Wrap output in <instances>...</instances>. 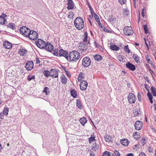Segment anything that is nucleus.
<instances>
[{
	"label": "nucleus",
	"mask_w": 156,
	"mask_h": 156,
	"mask_svg": "<svg viewBox=\"0 0 156 156\" xmlns=\"http://www.w3.org/2000/svg\"><path fill=\"white\" fill-rule=\"evenodd\" d=\"M68 56L70 62H75L79 59L80 54L76 51H73L69 52Z\"/></svg>",
	"instance_id": "obj_1"
},
{
	"label": "nucleus",
	"mask_w": 156,
	"mask_h": 156,
	"mask_svg": "<svg viewBox=\"0 0 156 156\" xmlns=\"http://www.w3.org/2000/svg\"><path fill=\"white\" fill-rule=\"evenodd\" d=\"M74 24L77 29L80 30L84 27V22L83 19L81 17L76 18L74 21Z\"/></svg>",
	"instance_id": "obj_2"
},
{
	"label": "nucleus",
	"mask_w": 156,
	"mask_h": 156,
	"mask_svg": "<svg viewBox=\"0 0 156 156\" xmlns=\"http://www.w3.org/2000/svg\"><path fill=\"white\" fill-rule=\"evenodd\" d=\"M20 33L25 37H28L30 33L32 32V31L25 26L21 27L20 28Z\"/></svg>",
	"instance_id": "obj_3"
},
{
	"label": "nucleus",
	"mask_w": 156,
	"mask_h": 156,
	"mask_svg": "<svg viewBox=\"0 0 156 156\" xmlns=\"http://www.w3.org/2000/svg\"><path fill=\"white\" fill-rule=\"evenodd\" d=\"M88 46V44L87 43L86 44L85 42L80 43L79 48L82 53L85 54L86 53Z\"/></svg>",
	"instance_id": "obj_4"
},
{
	"label": "nucleus",
	"mask_w": 156,
	"mask_h": 156,
	"mask_svg": "<svg viewBox=\"0 0 156 156\" xmlns=\"http://www.w3.org/2000/svg\"><path fill=\"white\" fill-rule=\"evenodd\" d=\"M91 63V60L89 57H85L83 58L82 64L84 67H88L90 65Z\"/></svg>",
	"instance_id": "obj_5"
},
{
	"label": "nucleus",
	"mask_w": 156,
	"mask_h": 156,
	"mask_svg": "<svg viewBox=\"0 0 156 156\" xmlns=\"http://www.w3.org/2000/svg\"><path fill=\"white\" fill-rule=\"evenodd\" d=\"M127 98L129 102L131 104L135 103L136 100L135 95L132 93H129Z\"/></svg>",
	"instance_id": "obj_6"
},
{
	"label": "nucleus",
	"mask_w": 156,
	"mask_h": 156,
	"mask_svg": "<svg viewBox=\"0 0 156 156\" xmlns=\"http://www.w3.org/2000/svg\"><path fill=\"white\" fill-rule=\"evenodd\" d=\"M124 34L126 36H129L132 34L133 30L130 27H125L123 30Z\"/></svg>",
	"instance_id": "obj_7"
},
{
	"label": "nucleus",
	"mask_w": 156,
	"mask_h": 156,
	"mask_svg": "<svg viewBox=\"0 0 156 156\" xmlns=\"http://www.w3.org/2000/svg\"><path fill=\"white\" fill-rule=\"evenodd\" d=\"M35 43L37 46L41 49L44 48L45 45V42L41 39H38Z\"/></svg>",
	"instance_id": "obj_8"
},
{
	"label": "nucleus",
	"mask_w": 156,
	"mask_h": 156,
	"mask_svg": "<svg viewBox=\"0 0 156 156\" xmlns=\"http://www.w3.org/2000/svg\"><path fill=\"white\" fill-rule=\"evenodd\" d=\"M37 34L35 31H32L28 35L29 38L31 40H36L37 38Z\"/></svg>",
	"instance_id": "obj_9"
},
{
	"label": "nucleus",
	"mask_w": 156,
	"mask_h": 156,
	"mask_svg": "<svg viewBox=\"0 0 156 156\" xmlns=\"http://www.w3.org/2000/svg\"><path fill=\"white\" fill-rule=\"evenodd\" d=\"M80 88L82 90H85L87 87V83L85 80H82L80 85Z\"/></svg>",
	"instance_id": "obj_10"
},
{
	"label": "nucleus",
	"mask_w": 156,
	"mask_h": 156,
	"mask_svg": "<svg viewBox=\"0 0 156 156\" xmlns=\"http://www.w3.org/2000/svg\"><path fill=\"white\" fill-rule=\"evenodd\" d=\"M25 68L28 70H31L34 67V63L32 61H28L26 64Z\"/></svg>",
	"instance_id": "obj_11"
},
{
	"label": "nucleus",
	"mask_w": 156,
	"mask_h": 156,
	"mask_svg": "<svg viewBox=\"0 0 156 156\" xmlns=\"http://www.w3.org/2000/svg\"><path fill=\"white\" fill-rule=\"evenodd\" d=\"M59 56H63L66 59H68V52L62 49H61L59 51Z\"/></svg>",
	"instance_id": "obj_12"
},
{
	"label": "nucleus",
	"mask_w": 156,
	"mask_h": 156,
	"mask_svg": "<svg viewBox=\"0 0 156 156\" xmlns=\"http://www.w3.org/2000/svg\"><path fill=\"white\" fill-rule=\"evenodd\" d=\"M142 123L141 121H136L135 124V129L137 130H140L142 127Z\"/></svg>",
	"instance_id": "obj_13"
},
{
	"label": "nucleus",
	"mask_w": 156,
	"mask_h": 156,
	"mask_svg": "<svg viewBox=\"0 0 156 156\" xmlns=\"http://www.w3.org/2000/svg\"><path fill=\"white\" fill-rule=\"evenodd\" d=\"M126 67L130 70L134 71L136 69L135 66L129 62L126 63Z\"/></svg>",
	"instance_id": "obj_14"
},
{
	"label": "nucleus",
	"mask_w": 156,
	"mask_h": 156,
	"mask_svg": "<svg viewBox=\"0 0 156 156\" xmlns=\"http://www.w3.org/2000/svg\"><path fill=\"white\" fill-rule=\"evenodd\" d=\"M50 76L53 77L57 78L58 77V73L57 70L55 69H51L50 70Z\"/></svg>",
	"instance_id": "obj_15"
},
{
	"label": "nucleus",
	"mask_w": 156,
	"mask_h": 156,
	"mask_svg": "<svg viewBox=\"0 0 156 156\" xmlns=\"http://www.w3.org/2000/svg\"><path fill=\"white\" fill-rule=\"evenodd\" d=\"M45 49L47 51L50 52H51L53 51V45L50 43H47L45 44L44 47Z\"/></svg>",
	"instance_id": "obj_16"
},
{
	"label": "nucleus",
	"mask_w": 156,
	"mask_h": 156,
	"mask_svg": "<svg viewBox=\"0 0 156 156\" xmlns=\"http://www.w3.org/2000/svg\"><path fill=\"white\" fill-rule=\"evenodd\" d=\"M68 7V9H72L74 8V3L72 0H67Z\"/></svg>",
	"instance_id": "obj_17"
},
{
	"label": "nucleus",
	"mask_w": 156,
	"mask_h": 156,
	"mask_svg": "<svg viewBox=\"0 0 156 156\" xmlns=\"http://www.w3.org/2000/svg\"><path fill=\"white\" fill-rule=\"evenodd\" d=\"M4 47L7 49H10L12 47V44L8 41L4 42L3 44Z\"/></svg>",
	"instance_id": "obj_18"
},
{
	"label": "nucleus",
	"mask_w": 156,
	"mask_h": 156,
	"mask_svg": "<svg viewBox=\"0 0 156 156\" xmlns=\"http://www.w3.org/2000/svg\"><path fill=\"white\" fill-rule=\"evenodd\" d=\"M94 59L96 61L99 62L102 59V57L100 55L96 54L93 56Z\"/></svg>",
	"instance_id": "obj_19"
},
{
	"label": "nucleus",
	"mask_w": 156,
	"mask_h": 156,
	"mask_svg": "<svg viewBox=\"0 0 156 156\" xmlns=\"http://www.w3.org/2000/svg\"><path fill=\"white\" fill-rule=\"evenodd\" d=\"M132 57L134 59L135 61L137 63H140V58L136 54H133V55Z\"/></svg>",
	"instance_id": "obj_20"
},
{
	"label": "nucleus",
	"mask_w": 156,
	"mask_h": 156,
	"mask_svg": "<svg viewBox=\"0 0 156 156\" xmlns=\"http://www.w3.org/2000/svg\"><path fill=\"white\" fill-rule=\"evenodd\" d=\"M71 94L72 96L74 98H75L77 96V92L74 89H71L70 90Z\"/></svg>",
	"instance_id": "obj_21"
},
{
	"label": "nucleus",
	"mask_w": 156,
	"mask_h": 156,
	"mask_svg": "<svg viewBox=\"0 0 156 156\" xmlns=\"http://www.w3.org/2000/svg\"><path fill=\"white\" fill-rule=\"evenodd\" d=\"M95 137L94 135L92 134L91 135L90 137L88 139L89 143L90 144L93 142L95 141Z\"/></svg>",
	"instance_id": "obj_22"
},
{
	"label": "nucleus",
	"mask_w": 156,
	"mask_h": 156,
	"mask_svg": "<svg viewBox=\"0 0 156 156\" xmlns=\"http://www.w3.org/2000/svg\"><path fill=\"white\" fill-rule=\"evenodd\" d=\"M110 48L114 51H118L119 49V48L115 45H111L110 46Z\"/></svg>",
	"instance_id": "obj_23"
},
{
	"label": "nucleus",
	"mask_w": 156,
	"mask_h": 156,
	"mask_svg": "<svg viewBox=\"0 0 156 156\" xmlns=\"http://www.w3.org/2000/svg\"><path fill=\"white\" fill-rule=\"evenodd\" d=\"M80 121L81 124L83 126L87 122V120L85 117H83L80 119Z\"/></svg>",
	"instance_id": "obj_24"
},
{
	"label": "nucleus",
	"mask_w": 156,
	"mask_h": 156,
	"mask_svg": "<svg viewBox=\"0 0 156 156\" xmlns=\"http://www.w3.org/2000/svg\"><path fill=\"white\" fill-rule=\"evenodd\" d=\"M121 142L122 144L124 146H126L128 144V140L127 139H122L121 141Z\"/></svg>",
	"instance_id": "obj_25"
},
{
	"label": "nucleus",
	"mask_w": 156,
	"mask_h": 156,
	"mask_svg": "<svg viewBox=\"0 0 156 156\" xmlns=\"http://www.w3.org/2000/svg\"><path fill=\"white\" fill-rule=\"evenodd\" d=\"M83 75V73L82 72L80 73L77 78L78 82H80L82 79L84 78Z\"/></svg>",
	"instance_id": "obj_26"
},
{
	"label": "nucleus",
	"mask_w": 156,
	"mask_h": 156,
	"mask_svg": "<svg viewBox=\"0 0 156 156\" xmlns=\"http://www.w3.org/2000/svg\"><path fill=\"white\" fill-rule=\"evenodd\" d=\"M105 141L107 142H109L112 141V137L106 135L105 137Z\"/></svg>",
	"instance_id": "obj_27"
},
{
	"label": "nucleus",
	"mask_w": 156,
	"mask_h": 156,
	"mask_svg": "<svg viewBox=\"0 0 156 156\" xmlns=\"http://www.w3.org/2000/svg\"><path fill=\"white\" fill-rule=\"evenodd\" d=\"M151 90L153 96H156V90L155 87L152 86L151 88Z\"/></svg>",
	"instance_id": "obj_28"
},
{
	"label": "nucleus",
	"mask_w": 156,
	"mask_h": 156,
	"mask_svg": "<svg viewBox=\"0 0 156 156\" xmlns=\"http://www.w3.org/2000/svg\"><path fill=\"white\" fill-rule=\"evenodd\" d=\"M62 79L61 82L63 84H66L67 82V79L65 75H63L61 78Z\"/></svg>",
	"instance_id": "obj_29"
},
{
	"label": "nucleus",
	"mask_w": 156,
	"mask_h": 156,
	"mask_svg": "<svg viewBox=\"0 0 156 156\" xmlns=\"http://www.w3.org/2000/svg\"><path fill=\"white\" fill-rule=\"evenodd\" d=\"M62 68L64 71L66 73L67 76L69 77L71 76V74L67 70H66V68L64 67H62Z\"/></svg>",
	"instance_id": "obj_30"
},
{
	"label": "nucleus",
	"mask_w": 156,
	"mask_h": 156,
	"mask_svg": "<svg viewBox=\"0 0 156 156\" xmlns=\"http://www.w3.org/2000/svg\"><path fill=\"white\" fill-rule=\"evenodd\" d=\"M7 27L12 29L13 30L15 29V24L13 23H9V24L7 25Z\"/></svg>",
	"instance_id": "obj_31"
},
{
	"label": "nucleus",
	"mask_w": 156,
	"mask_h": 156,
	"mask_svg": "<svg viewBox=\"0 0 156 156\" xmlns=\"http://www.w3.org/2000/svg\"><path fill=\"white\" fill-rule=\"evenodd\" d=\"M9 111V108L7 107H5L3 109L2 113L4 115H7L8 114Z\"/></svg>",
	"instance_id": "obj_32"
},
{
	"label": "nucleus",
	"mask_w": 156,
	"mask_h": 156,
	"mask_svg": "<svg viewBox=\"0 0 156 156\" xmlns=\"http://www.w3.org/2000/svg\"><path fill=\"white\" fill-rule=\"evenodd\" d=\"M26 52V51L23 49H21L19 51L20 54L21 55H25Z\"/></svg>",
	"instance_id": "obj_33"
},
{
	"label": "nucleus",
	"mask_w": 156,
	"mask_h": 156,
	"mask_svg": "<svg viewBox=\"0 0 156 156\" xmlns=\"http://www.w3.org/2000/svg\"><path fill=\"white\" fill-rule=\"evenodd\" d=\"M6 19L0 17V24L3 25L5 24Z\"/></svg>",
	"instance_id": "obj_34"
},
{
	"label": "nucleus",
	"mask_w": 156,
	"mask_h": 156,
	"mask_svg": "<svg viewBox=\"0 0 156 156\" xmlns=\"http://www.w3.org/2000/svg\"><path fill=\"white\" fill-rule=\"evenodd\" d=\"M98 148V146L95 143L93 144L92 149L94 151H96V150Z\"/></svg>",
	"instance_id": "obj_35"
},
{
	"label": "nucleus",
	"mask_w": 156,
	"mask_h": 156,
	"mask_svg": "<svg viewBox=\"0 0 156 156\" xmlns=\"http://www.w3.org/2000/svg\"><path fill=\"white\" fill-rule=\"evenodd\" d=\"M44 74L45 76L48 77L50 76V71H49L48 70H45L44 72Z\"/></svg>",
	"instance_id": "obj_36"
},
{
	"label": "nucleus",
	"mask_w": 156,
	"mask_h": 156,
	"mask_svg": "<svg viewBox=\"0 0 156 156\" xmlns=\"http://www.w3.org/2000/svg\"><path fill=\"white\" fill-rule=\"evenodd\" d=\"M94 16L95 20L97 22H100V20L97 14H96L94 12Z\"/></svg>",
	"instance_id": "obj_37"
},
{
	"label": "nucleus",
	"mask_w": 156,
	"mask_h": 156,
	"mask_svg": "<svg viewBox=\"0 0 156 156\" xmlns=\"http://www.w3.org/2000/svg\"><path fill=\"white\" fill-rule=\"evenodd\" d=\"M133 113L135 116H136L139 114L138 109H136L133 110Z\"/></svg>",
	"instance_id": "obj_38"
},
{
	"label": "nucleus",
	"mask_w": 156,
	"mask_h": 156,
	"mask_svg": "<svg viewBox=\"0 0 156 156\" xmlns=\"http://www.w3.org/2000/svg\"><path fill=\"white\" fill-rule=\"evenodd\" d=\"M76 105L79 108H80L82 105L80 101L79 100H76Z\"/></svg>",
	"instance_id": "obj_39"
},
{
	"label": "nucleus",
	"mask_w": 156,
	"mask_h": 156,
	"mask_svg": "<svg viewBox=\"0 0 156 156\" xmlns=\"http://www.w3.org/2000/svg\"><path fill=\"white\" fill-rule=\"evenodd\" d=\"M43 92L45 93L46 95H48L49 93V89L47 87H45L43 90Z\"/></svg>",
	"instance_id": "obj_40"
},
{
	"label": "nucleus",
	"mask_w": 156,
	"mask_h": 156,
	"mask_svg": "<svg viewBox=\"0 0 156 156\" xmlns=\"http://www.w3.org/2000/svg\"><path fill=\"white\" fill-rule=\"evenodd\" d=\"M143 28L145 34H147L149 32V31L147 25H144L143 26Z\"/></svg>",
	"instance_id": "obj_41"
},
{
	"label": "nucleus",
	"mask_w": 156,
	"mask_h": 156,
	"mask_svg": "<svg viewBox=\"0 0 156 156\" xmlns=\"http://www.w3.org/2000/svg\"><path fill=\"white\" fill-rule=\"evenodd\" d=\"M58 49H55L53 51V54L55 55L58 56Z\"/></svg>",
	"instance_id": "obj_42"
},
{
	"label": "nucleus",
	"mask_w": 156,
	"mask_h": 156,
	"mask_svg": "<svg viewBox=\"0 0 156 156\" xmlns=\"http://www.w3.org/2000/svg\"><path fill=\"white\" fill-rule=\"evenodd\" d=\"M146 58L147 59V62L150 64L152 65V62L150 60V59L149 58V56L148 55H147L146 56Z\"/></svg>",
	"instance_id": "obj_43"
},
{
	"label": "nucleus",
	"mask_w": 156,
	"mask_h": 156,
	"mask_svg": "<svg viewBox=\"0 0 156 156\" xmlns=\"http://www.w3.org/2000/svg\"><path fill=\"white\" fill-rule=\"evenodd\" d=\"M124 49L125 51L126 52H127L129 54L130 53V51L128 45L124 47Z\"/></svg>",
	"instance_id": "obj_44"
},
{
	"label": "nucleus",
	"mask_w": 156,
	"mask_h": 156,
	"mask_svg": "<svg viewBox=\"0 0 156 156\" xmlns=\"http://www.w3.org/2000/svg\"><path fill=\"white\" fill-rule=\"evenodd\" d=\"M109 156V152L107 151L104 152L103 153L102 156Z\"/></svg>",
	"instance_id": "obj_45"
},
{
	"label": "nucleus",
	"mask_w": 156,
	"mask_h": 156,
	"mask_svg": "<svg viewBox=\"0 0 156 156\" xmlns=\"http://www.w3.org/2000/svg\"><path fill=\"white\" fill-rule=\"evenodd\" d=\"M35 79V76L34 75H33L31 77H30L29 76L27 78V80L28 81H30L34 79Z\"/></svg>",
	"instance_id": "obj_46"
},
{
	"label": "nucleus",
	"mask_w": 156,
	"mask_h": 156,
	"mask_svg": "<svg viewBox=\"0 0 156 156\" xmlns=\"http://www.w3.org/2000/svg\"><path fill=\"white\" fill-rule=\"evenodd\" d=\"M146 12V9L144 8L143 9H142V16L143 17H144L145 16L144 13Z\"/></svg>",
	"instance_id": "obj_47"
},
{
	"label": "nucleus",
	"mask_w": 156,
	"mask_h": 156,
	"mask_svg": "<svg viewBox=\"0 0 156 156\" xmlns=\"http://www.w3.org/2000/svg\"><path fill=\"white\" fill-rule=\"evenodd\" d=\"M126 0H119V3L121 5L125 3L126 2Z\"/></svg>",
	"instance_id": "obj_48"
},
{
	"label": "nucleus",
	"mask_w": 156,
	"mask_h": 156,
	"mask_svg": "<svg viewBox=\"0 0 156 156\" xmlns=\"http://www.w3.org/2000/svg\"><path fill=\"white\" fill-rule=\"evenodd\" d=\"M141 144L144 145L146 143V140H145V139H142L141 140Z\"/></svg>",
	"instance_id": "obj_49"
},
{
	"label": "nucleus",
	"mask_w": 156,
	"mask_h": 156,
	"mask_svg": "<svg viewBox=\"0 0 156 156\" xmlns=\"http://www.w3.org/2000/svg\"><path fill=\"white\" fill-rule=\"evenodd\" d=\"M147 95L149 99L153 98V97L151 93L150 92H148L147 93Z\"/></svg>",
	"instance_id": "obj_50"
},
{
	"label": "nucleus",
	"mask_w": 156,
	"mask_h": 156,
	"mask_svg": "<svg viewBox=\"0 0 156 156\" xmlns=\"http://www.w3.org/2000/svg\"><path fill=\"white\" fill-rule=\"evenodd\" d=\"M136 133H135L134 134H133V136H134V138L136 139V140L138 139L139 138V136L138 135L136 136Z\"/></svg>",
	"instance_id": "obj_51"
},
{
	"label": "nucleus",
	"mask_w": 156,
	"mask_h": 156,
	"mask_svg": "<svg viewBox=\"0 0 156 156\" xmlns=\"http://www.w3.org/2000/svg\"><path fill=\"white\" fill-rule=\"evenodd\" d=\"M123 11L124 12V15H128V14H127V12H128V10L127 9H124L123 10Z\"/></svg>",
	"instance_id": "obj_52"
},
{
	"label": "nucleus",
	"mask_w": 156,
	"mask_h": 156,
	"mask_svg": "<svg viewBox=\"0 0 156 156\" xmlns=\"http://www.w3.org/2000/svg\"><path fill=\"white\" fill-rule=\"evenodd\" d=\"M114 152H115V155L116 156H119V155H120V154L117 151H116V150Z\"/></svg>",
	"instance_id": "obj_53"
},
{
	"label": "nucleus",
	"mask_w": 156,
	"mask_h": 156,
	"mask_svg": "<svg viewBox=\"0 0 156 156\" xmlns=\"http://www.w3.org/2000/svg\"><path fill=\"white\" fill-rule=\"evenodd\" d=\"M87 37L86 36H85L84 37L83 40V41H84V42H85L86 44L87 43Z\"/></svg>",
	"instance_id": "obj_54"
},
{
	"label": "nucleus",
	"mask_w": 156,
	"mask_h": 156,
	"mask_svg": "<svg viewBox=\"0 0 156 156\" xmlns=\"http://www.w3.org/2000/svg\"><path fill=\"white\" fill-rule=\"evenodd\" d=\"M7 16L5 14L2 13L1 15L0 16V17H2L3 18H5V17H6Z\"/></svg>",
	"instance_id": "obj_55"
},
{
	"label": "nucleus",
	"mask_w": 156,
	"mask_h": 156,
	"mask_svg": "<svg viewBox=\"0 0 156 156\" xmlns=\"http://www.w3.org/2000/svg\"><path fill=\"white\" fill-rule=\"evenodd\" d=\"M139 156H146V155L144 153L141 152L139 154Z\"/></svg>",
	"instance_id": "obj_56"
},
{
	"label": "nucleus",
	"mask_w": 156,
	"mask_h": 156,
	"mask_svg": "<svg viewBox=\"0 0 156 156\" xmlns=\"http://www.w3.org/2000/svg\"><path fill=\"white\" fill-rule=\"evenodd\" d=\"M137 97H138V100L140 101H141V99L140 98V93H138V96H137Z\"/></svg>",
	"instance_id": "obj_57"
},
{
	"label": "nucleus",
	"mask_w": 156,
	"mask_h": 156,
	"mask_svg": "<svg viewBox=\"0 0 156 156\" xmlns=\"http://www.w3.org/2000/svg\"><path fill=\"white\" fill-rule=\"evenodd\" d=\"M148 151L150 152H152L153 151V149L150 147H148Z\"/></svg>",
	"instance_id": "obj_58"
},
{
	"label": "nucleus",
	"mask_w": 156,
	"mask_h": 156,
	"mask_svg": "<svg viewBox=\"0 0 156 156\" xmlns=\"http://www.w3.org/2000/svg\"><path fill=\"white\" fill-rule=\"evenodd\" d=\"M148 86L147 85L145 84V88L146 89V90L148 91L149 92V90L148 88Z\"/></svg>",
	"instance_id": "obj_59"
},
{
	"label": "nucleus",
	"mask_w": 156,
	"mask_h": 156,
	"mask_svg": "<svg viewBox=\"0 0 156 156\" xmlns=\"http://www.w3.org/2000/svg\"><path fill=\"white\" fill-rule=\"evenodd\" d=\"M121 59H123L122 58V56L121 55H119L118 57V59L120 61H121Z\"/></svg>",
	"instance_id": "obj_60"
},
{
	"label": "nucleus",
	"mask_w": 156,
	"mask_h": 156,
	"mask_svg": "<svg viewBox=\"0 0 156 156\" xmlns=\"http://www.w3.org/2000/svg\"><path fill=\"white\" fill-rule=\"evenodd\" d=\"M3 114L2 113H0V119H2L3 118Z\"/></svg>",
	"instance_id": "obj_61"
},
{
	"label": "nucleus",
	"mask_w": 156,
	"mask_h": 156,
	"mask_svg": "<svg viewBox=\"0 0 156 156\" xmlns=\"http://www.w3.org/2000/svg\"><path fill=\"white\" fill-rule=\"evenodd\" d=\"M36 63L37 64H38L40 63V60L37 58L36 59Z\"/></svg>",
	"instance_id": "obj_62"
},
{
	"label": "nucleus",
	"mask_w": 156,
	"mask_h": 156,
	"mask_svg": "<svg viewBox=\"0 0 156 156\" xmlns=\"http://www.w3.org/2000/svg\"><path fill=\"white\" fill-rule=\"evenodd\" d=\"M98 25H99V26L100 27H101V28H102V29H103L102 28L103 27V26L102 25V24H101V23H100V22H98Z\"/></svg>",
	"instance_id": "obj_63"
},
{
	"label": "nucleus",
	"mask_w": 156,
	"mask_h": 156,
	"mask_svg": "<svg viewBox=\"0 0 156 156\" xmlns=\"http://www.w3.org/2000/svg\"><path fill=\"white\" fill-rule=\"evenodd\" d=\"M126 156H133V154L132 153H129Z\"/></svg>",
	"instance_id": "obj_64"
}]
</instances>
